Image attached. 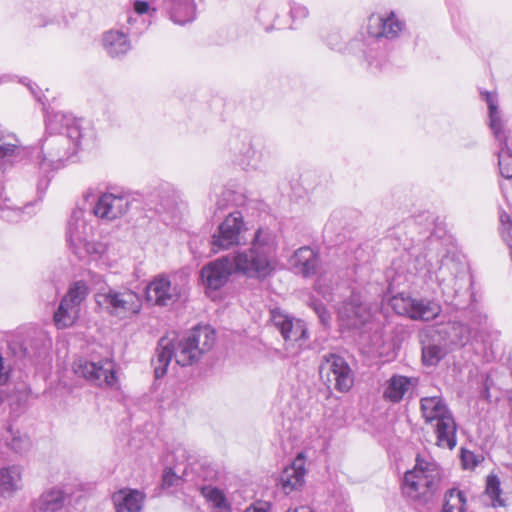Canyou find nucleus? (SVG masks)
Returning <instances> with one entry per match:
<instances>
[{"instance_id": "obj_1", "label": "nucleus", "mask_w": 512, "mask_h": 512, "mask_svg": "<svg viewBox=\"0 0 512 512\" xmlns=\"http://www.w3.org/2000/svg\"><path fill=\"white\" fill-rule=\"evenodd\" d=\"M279 240L277 233L269 227H259L250 242V247L238 250L232 257L223 256L204 265L200 279L207 294L218 291L228 282L232 273L252 279H265L277 265Z\"/></svg>"}, {"instance_id": "obj_2", "label": "nucleus", "mask_w": 512, "mask_h": 512, "mask_svg": "<svg viewBox=\"0 0 512 512\" xmlns=\"http://www.w3.org/2000/svg\"><path fill=\"white\" fill-rule=\"evenodd\" d=\"M215 343V332L210 326H196L180 338L163 336L159 339L152 366L156 378L163 377L172 359L186 367L198 362Z\"/></svg>"}, {"instance_id": "obj_3", "label": "nucleus", "mask_w": 512, "mask_h": 512, "mask_svg": "<svg viewBox=\"0 0 512 512\" xmlns=\"http://www.w3.org/2000/svg\"><path fill=\"white\" fill-rule=\"evenodd\" d=\"M46 129L57 133L46 137L41 145L39 167L44 173L60 168L78 151L83 138L79 122L62 113L47 116Z\"/></svg>"}, {"instance_id": "obj_4", "label": "nucleus", "mask_w": 512, "mask_h": 512, "mask_svg": "<svg viewBox=\"0 0 512 512\" xmlns=\"http://www.w3.org/2000/svg\"><path fill=\"white\" fill-rule=\"evenodd\" d=\"M422 417L430 424L436 435V445L452 450L457 445V424L454 416L441 396H427L420 399Z\"/></svg>"}, {"instance_id": "obj_5", "label": "nucleus", "mask_w": 512, "mask_h": 512, "mask_svg": "<svg viewBox=\"0 0 512 512\" xmlns=\"http://www.w3.org/2000/svg\"><path fill=\"white\" fill-rule=\"evenodd\" d=\"M439 482L438 465L434 461L418 456L414 468L404 475L402 491L410 500L418 504H426L433 498Z\"/></svg>"}, {"instance_id": "obj_6", "label": "nucleus", "mask_w": 512, "mask_h": 512, "mask_svg": "<svg viewBox=\"0 0 512 512\" xmlns=\"http://www.w3.org/2000/svg\"><path fill=\"white\" fill-rule=\"evenodd\" d=\"M415 261L419 265V267H415L416 272L427 269L430 280L437 282L443 295L453 296L462 288L460 282L466 276V265L454 255H444L441 260L437 261L435 269L431 260H426L425 256H418Z\"/></svg>"}, {"instance_id": "obj_7", "label": "nucleus", "mask_w": 512, "mask_h": 512, "mask_svg": "<svg viewBox=\"0 0 512 512\" xmlns=\"http://www.w3.org/2000/svg\"><path fill=\"white\" fill-rule=\"evenodd\" d=\"M489 111V128L498 143L497 152L500 174L512 178V131L506 130V122L500 112L495 95L490 92L484 94Z\"/></svg>"}, {"instance_id": "obj_8", "label": "nucleus", "mask_w": 512, "mask_h": 512, "mask_svg": "<svg viewBox=\"0 0 512 512\" xmlns=\"http://www.w3.org/2000/svg\"><path fill=\"white\" fill-rule=\"evenodd\" d=\"M84 216L83 209H74L68 220L66 232L70 249L81 259L87 255H101L105 250L102 243L90 240L92 227L86 222Z\"/></svg>"}, {"instance_id": "obj_9", "label": "nucleus", "mask_w": 512, "mask_h": 512, "mask_svg": "<svg viewBox=\"0 0 512 512\" xmlns=\"http://www.w3.org/2000/svg\"><path fill=\"white\" fill-rule=\"evenodd\" d=\"M73 372L90 384L111 390H118L120 385L114 370V363L109 359L92 361L79 358L73 362Z\"/></svg>"}, {"instance_id": "obj_10", "label": "nucleus", "mask_w": 512, "mask_h": 512, "mask_svg": "<svg viewBox=\"0 0 512 512\" xmlns=\"http://www.w3.org/2000/svg\"><path fill=\"white\" fill-rule=\"evenodd\" d=\"M88 292V286L84 281H77L70 285L53 315L58 329L70 327L77 321L81 305L88 296Z\"/></svg>"}, {"instance_id": "obj_11", "label": "nucleus", "mask_w": 512, "mask_h": 512, "mask_svg": "<svg viewBox=\"0 0 512 512\" xmlns=\"http://www.w3.org/2000/svg\"><path fill=\"white\" fill-rule=\"evenodd\" d=\"M97 304L109 314L117 317H125L128 314H137L141 309L139 295L130 289L107 291L96 294Z\"/></svg>"}, {"instance_id": "obj_12", "label": "nucleus", "mask_w": 512, "mask_h": 512, "mask_svg": "<svg viewBox=\"0 0 512 512\" xmlns=\"http://www.w3.org/2000/svg\"><path fill=\"white\" fill-rule=\"evenodd\" d=\"M247 230L241 212H231L221 222L211 237V249L214 253L238 246L245 240Z\"/></svg>"}, {"instance_id": "obj_13", "label": "nucleus", "mask_w": 512, "mask_h": 512, "mask_svg": "<svg viewBox=\"0 0 512 512\" xmlns=\"http://www.w3.org/2000/svg\"><path fill=\"white\" fill-rule=\"evenodd\" d=\"M320 376L340 392H347L354 383V375L346 360L334 353L325 354L320 365Z\"/></svg>"}, {"instance_id": "obj_14", "label": "nucleus", "mask_w": 512, "mask_h": 512, "mask_svg": "<svg viewBox=\"0 0 512 512\" xmlns=\"http://www.w3.org/2000/svg\"><path fill=\"white\" fill-rule=\"evenodd\" d=\"M393 309L399 315H406L413 320L430 321L441 313V305L432 299L412 298L399 294L391 299Z\"/></svg>"}, {"instance_id": "obj_15", "label": "nucleus", "mask_w": 512, "mask_h": 512, "mask_svg": "<svg viewBox=\"0 0 512 512\" xmlns=\"http://www.w3.org/2000/svg\"><path fill=\"white\" fill-rule=\"evenodd\" d=\"M182 294L183 287L164 275L155 277L146 287L147 300L158 306L172 305Z\"/></svg>"}, {"instance_id": "obj_16", "label": "nucleus", "mask_w": 512, "mask_h": 512, "mask_svg": "<svg viewBox=\"0 0 512 512\" xmlns=\"http://www.w3.org/2000/svg\"><path fill=\"white\" fill-rule=\"evenodd\" d=\"M131 198L126 193H103L93 206V214L104 221L122 217L130 208Z\"/></svg>"}, {"instance_id": "obj_17", "label": "nucleus", "mask_w": 512, "mask_h": 512, "mask_svg": "<svg viewBox=\"0 0 512 512\" xmlns=\"http://www.w3.org/2000/svg\"><path fill=\"white\" fill-rule=\"evenodd\" d=\"M338 316L346 326L359 328L367 323L371 316V306L365 303L358 292H352L349 299L338 308Z\"/></svg>"}, {"instance_id": "obj_18", "label": "nucleus", "mask_w": 512, "mask_h": 512, "mask_svg": "<svg viewBox=\"0 0 512 512\" xmlns=\"http://www.w3.org/2000/svg\"><path fill=\"white\" fill-rule=\"evenodd\" d=\"M270 320L286 342H297L307 338L305 322L289 315L280 308L270 311Z\"/></svg>"}, {"instance_id": "obj_19", "label": "nucleus", "mask_w": 512, "mask_h": 512, "mask_svg": "<svg viewBox=\"0 0 512 512\" xmlns=\"http://www.w3.org/2000/svg\"><path fill=\"white\" fill-rule=\"evenodd\" d=\"M404 27L405 23L398 19L393 12L387 16L372 15L369 18L368 33L375 38L393 39L399 36Z\"/></svg>"}, {"instance_id": "obj_20", "label": "nucleus", "mask_w": 512, "mask_h": 512, "mask_svg": "<svg viewBox=\"0 0 512 512\" xmlns=\"http://www.w3.org/2000/svg\"><path fill=\"white\" fill-rule=\"evenodd\" d=\"M156 9L166 13L178 25H185L196 18L194 0H162Z\"/></svg>"}, {"instance_id": "obj_21", "label": "nucleus", "mask_w": 512, "mask_h": 512, "mask_svg": "<svg viewBox=\"0 0 512 512\" xmlns=\"http://www.w3.org/2000/svg\"><path fill=\"white\" fill-rule=\"evenodd\" d=\"M230 149L240 158V163L247 167L258 169L264 161L263 152L254 148L252 140L247 134L233 138Z\"/></svg>"}, {"instance_id": "obj_22", "label": "nucleus", "mask_w": 512, "mask_h": 512, "mask_svg": "<svg viewBox=\"0 0 512 512\" xmlns=\"http://www.w3.org/2000/svg\"><path fill=\"white\" fill-rule=\"evenodd\" d=\"M305 459L299 454L291 465L284 468L278 480V487L284 494L289 495L300 489L305 482Z\"/></svg>"}, {"instance_id": "obj_23", "label": "nucleus", "mask_w": 512, "mask_h": 512, "mask_svg": "<svg viewBox=\"0 0 512 512\" xmlns=\"http://www.w3.org/2000/svg\"><path fill=\"white\" fill-rule=\"evenodd\" d=\"M288 262L296 274L310 277L317 272L319 257L311 247L303 246L293 253Z\"/></svg>"}, {"instance_id": "obj_24", "label": "nucleus", "mask_w": 512, "mask_h": 512, "mask_svg": "<svg viewBox=\"0 0 512 512\" xmlns=\"http://www.w3.org/2000/svg\"><path fill=\"white\" fill-rule=\"evenodd\" d=\"M67 494L60 487H51L44 490L32 501L34 512H58L65 504Z\"/></svg>"}, {"instance_id": "obj_25", "label": "nucleus", "mask_w": 512, "mask_h": 512, "mask_svg": "<svg viewBox=\"0 0 512 512\" xmlns=\"http://www.w3.org/2000/svg\"><path fill=\"white\" fill-rule=\"evenodd\" d=\"M446 341L454 347H463L473 338H476V332L468 324L461 321L449 322L441 331Z\"/></svg>"}, {"instance_id": "obj_26", "label": "nucleus", "mask_w": 512, "mask_h": 512, "mask_svg": "<svg viewBox=\"0 0 512 512\" xmlns=\"http://www.w3.org/2000/svg\"><path fill=\"white\" fill-rule=\"evenodd\" d=\"M112 500L116 512H140L144 495L138 490L121 489L113 494Z\"/></svg>"}, {"instance_id": "obj_27", "label": "nucleus", "mask_w": 512, "mask_h": 512, "mask_svg": "<svg viewBox=\"0 0 512 512\" xmlns=\"http://www.w3.org/2000/svg\"><path fill=\"white\" fill-rule=\"evenodd\" d=\"M102 43L106 53L113 58L123 56L131 49L128 36L119 30H110L104 33Z\"/></svg>"}, {"instance_id": "obj_28", "label": "nucleus", "mask_w": 512, "mask_h": 512, "mask_svg": "<svg viewBox=\"0 0 512 512\" xmlns=\"http://www.w3.org/2000/svg\"><path fill=\"white\" fill-rule=\"evenodd\" d=\"M22 468L9 465L0 469V491L3 496H12L22 489Z\"/></svg>"}, {"instance_id": "obj_29", "label": "nucleus", "mask_w": 512, "mask_h": 512, "mask_svg": "<svg viewBox=\"0 0 512 512\" xmlns=\"http://www.w3.org/2000/svg\"><path fill=\"white\" fill-rule=\"evenodd\" d=\"M413 387L414 383L411 378L403 375H393L386 382L383 396L392 403H399Z\"/></svg>"}, {"instance_id": "obj_30", "label": "nucleus", "mask_w": 512, "mask_h": 512, "mask_svg": "<svg viewBox=\"0 0 512 512\" xmlns=\"http://www.w3.org/2000/svg\"><path fill=\"white\" fill-rule=\"evenodd\" d=\"M445 345L441 344L435 335H427L422 340V361L426 366L437 365L446 355Z\"/></svg>"}, {"instance_id": "obj_31", "label": "nucleus", "mask_w": 512, "mask_h": 512, "mask_svg": "<svg viewBox=\"0 0 512 512\" xmlns=\"http://www.w3.org/2000/svg\"><path fill=\"white\" fill-rule=\"evenodd\" d=\"M200 492L215 512H232V505L222 489L212 485H204Z\"/></svg>"}, {"instance_id": "obj_32", "label": "nucleus", "mask_w": 512, "mask_h": 512, "mask_svg": "<svg viewBox=\"0 0 512 512\" xmlns=\"http://www.w3.org/2000/svg\"><path fill=\"white\" fill-rule=\"evenodd\" d=\"M465 494L458 489H451L445 494V502L441 512H465Z\"/></svg>"}, {"instance_id": "obj_33", "label": "nucleus", "mask_w": 512, "mask_h": 512, "mask_svg": "<svg viewBox=\"0 0 512 512\" xmlns=\"http://www.w3.org/2000/svg\"><path fill=\"white\" fill-rule=\"evenodd\" d=\"M6 445L15 453L22 454L29 450L30 439L26 434L14 431L11 427L7 430Z\"/></svg>"}, {"instance_id": "obj_34", "label": "nucleus", "mask_w": 512, "mask_h": 512, "mask_svg": "<svg viewBox=\"0 0 512 512\" xmlns=\"http://www.w3.org/2000/svg\"><path fill=\"white\" fill-rule=\"evenodd\" d=\"M501 492L499 478L496 475H489L486 480L485 495L490 499V505L493 508L505 506Z\"/></svg>"}, {"instance_id": "obj_35", "label": "nucleus", "mask_w": 512, "mask_h": 512, "mask_svg": "<svg viewBox=\"0 0 512 512\" xmlns=\"http://www.w3.org/2000/svg\"><path fill=\"white\" fill-rule=\"evenodd\" d=\"M500 221H501V233L504 241L507 243V245L510 248V256L512 260V222L510 219V216L503 212L500 215Z\"/></svg>"}, {"instance_id": "obj_36", "label": "nucleus", "mask_w": 512, "mask_h": 512, "mask_svg": "<svg viewBox=\"0 0 512 512\" xmlns=\"http://www.w3.org/2000/svg\"><path fill=\"white\" fill-rule=\"evenodd\" d=\"M487 316L479 311H471L469 316V326L474 329L476 335L481 327L486 324Z\"/></svg>"}, {"instance_id": "obj_37", "label": "nucleus", "mask_w": 512, "mask_h": 512, "mask_svg": "<svg viewBox=\"0 0 512 512\" xmlns=\"http://www.w3.org/2000/svg\"><path fill=\"white\" fill-rule=\"evenodd\" d=\"M461 461L465 469H472L477 465L474 453L465 449L461 451Z\"/></svg>"}, {"instance_id": "obj_38", "label": "nucleus", "mask_w": 512, "mask_h": 512, "mask_svg": "<svg viewBox=\"0 0 512 512\" xmlns=\"http://www.w3.org/2000/svg\"><path fill=\"white\" fill-rule=\"evenodd\" d=\"M290 13H291V17L293 20H301V19H305L308 16L309 11H308L307 7H305L301 4L294 3L291 6Z\"/></svg>"}, {"instance_id": "obj_39", "label": "nucleus", "mask_w": 512, "mask_h": 512, "mask_svg": "<svg viewBox=\"0 0 512 512\" xmlns=\"http://www.w3.org/2000/svg\"><path fill=\"white\" fill-rule=\"evenodd\" d=\"M313 309H314L315 313L318 315L322 324L326 325L330 320V314L328 313L325 306L321 303H314Z\"/></svg>"}, {"instance_id": "obj_40", "label": "nucleus", "mask_w": 512, "mask_h": 512, "mask_svg": "<svg viewBox=\"0 0 512 512\" xmlns=\"http://www.w3.org/2000/svg\"><path fill=\"white\" fill-rule=\"evenodd\" d=\"M232 198V192L229 190L223 191L220 198L216 202L217 210H224L228 207Z\"/></svg>"}, {"instance_id": "obj_41", "label": "nucleus", "mask_w": 512, "mask_h": 512, "mask_svg": "<svg viewBox=\"0 0 512 512\" xmlns=\"http://www.w3.org/2000/svg\"><path fill=\"white\" fill-rule=\"evenodd\" d=\"M179 481V477L172 471L171 468L166 469L163 474V484L166 486H173Z\"/></svg>"}, {"instance_id": "obj_42", "label": "nucleus", "mask_w": 512, "mask_h": 512, "mask_svg": "<svg viewBox=\"0 0 512 512\" xmlns=\"http://www.w3.org/2000/svg\"><path fill=\"white\" fill-rule=\"evenodd\" d=\"M341 40V36L339 33H331L328 35L327 37V43L328 45L331 47V49H334V50H341V45H340V41Z\"/></svg>"}, {"instance_id": "obj_43", "label": "nucleus", "mask_w": 512, "mask_h": 512, "mask_svg": "<svg viewBox=\"0 0 512 512\" xmlns=\"http://www.w3.org/2000/svg\"><path fill=\"white\" fill-rule=\"evenodd\" d=\"M270 504L268 502H258L249 506L244 512H269Z\"/></svg>"}, {"instance_id": "obj_44", "label": "nucleus", "mask_w": 512, "mask_h": 512, "mask_svg": "<svg viewBox=\"0 0 512 512\" xmlns=\"http://www.w3.org/2000/svg\"><path fill=\"white\" fill-rule=\"evenodd\" d=\"M134 10L138 14H144L149 10V4L146 1H135Z\"/></svg>"}, {"instance_id": "obj_45", "label": "nucleus", "mask_w": 512, "mask_h": 512, "mask_svg": "<svg viewBox=\"0 0 512 512\" xmlns=\"http://www.w3.org/2000/svg\"><path fill=\"white\" fill-rule=\"evenodd\" d=\"M49 184V179L47 177L41 178L37 183V191L38 193H44Z\"/></svg>"}, {"instance_id": "obj_46", "label": "nucleus", "mask_w": 512, "mask_h": 512, "mask_svg": "<svg viewBox=\"0 0 512 512\" xmlns=\"http://www.w3.org/2000/svg\"><path fill=\"white\" fill-rule=\"evenodd\" d=\"M7 380V374L6 372L4 371V366H3V358L2 356L0 355V384H3L5 383Z\"/></svg>"}, {"instance_id": "obj_47", "label": "nucleus", "mask_w": 512, "mask_h": 512, "mask_svg": "<svg viewBox=\"0 0 512 512\" xmlns=\"http://www.w3.org/2000/svg\"><path fill=\"white\" fill-rule=\"evenodd\" d=\"M29 89L31 91V93L39 100L41 101V97L37 95V93L35 92L34 88L32 85H29Z\"/></svg>"}]
</instances>
